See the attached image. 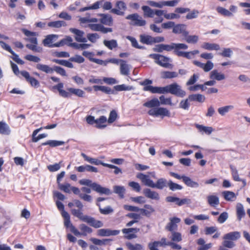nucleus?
I'll return each instance as SVG.
<instances>
[{"label":"nucleus","mask_w":250,"mask_h":250,"mask_svg":"<svg viewBox=\"0 0 250 250\" xmlns=\"http://www.w3.org/2000/svg\"><path fill=\"white\" fill-rule=\"evenodd\" d=\"M160 105V102L159 100L154 98L147 101L143 104V106L151 108L148 111V114L152 116L158 117L161 116L169 117L170 113L168 109L164 107H159Z\"/></svg>","instance_id":"1"},{"label":"nucleus","mask_w":250,"mask_h":250,"mask_svg":"<svg viewBox=\"0 0 250 250\" xmlns=\"http://www.w3.org/2000/svg\"><path fill=\"white\" fill-rule=\"evenodd\" d=\"M241 237V233L239 231H231L224 235L223 239L224 241L222 245L224 247L231 249L235 246L234 241L239 239Z\"/></svg>","instance_id":"2"},{"label":"nucleus","mask_w":250,"mask_h":250,"mask_svg":"<svg viewBox=\"0 0 250 250\" xmlns=\"http://www.w3.org/2000/svg\"><path fill=\"white\" fill-rule=\"evenodd\" d=\"M149 57L155 60V62L158 65L167 68H172L173 65L169 63L170 58L159 54H151Z\"/></svg>","instance_id":"3"},{"label":"nucleus","mask_w":250,"mask_h":250,"mask_svg":"<svg viewBox=\"0 0 250 250\" xmlns=\"http://www.w3.org/2000/svg\"><path fill=\"white\" fill-rule=\"evenodd\" d=\"M181 45H179V43L172 42L169 44H158L155 46L153 48L154 51L161 53L164 51L170 52L173 50L174 53L175 54L176 50Z\"/></svg>","instance_id":"4"},{"label":"nucleus","mask_w":250,"mask_h":250,"mask_svg":"<svg viewBox=\"0 0 250 250\" xmlns=\"http://www.w3.org/2000/svg\"><path fill=\"white\" fill-rule=\"evenodd\" d=\"M166 93H170L180 97H184L186 93L182 90L181 86L177 83H173L166 86Z\"/></svg>","instance_id":"5"},{"label":"nucleus","mask_w":250,"mask_h":250,"mask_svg":"<svg viewBox=\"0 0 250 250\" xmlns=\"http://www.w3.org/2000/svg\"><path fill=\"white\" fill-rule=\"evenodd\" d=\"M125 19L130 21V25L136 26H144L146 24V20H144L138 13H134L127 15Z\"/></svg>","instance_id":"6"},{"label":"nucleus","mask_w":250,"mask_h":250,"mask_svg":"<svg viewBox=\"0 0 250 250\" xmlns=\"http://www.w3.org/2000/svg\"><path fill=\"white\" fill-rule=\"evenodd\" d=\"M180 44L182 46L176 50L175 55L178 57H182L188 59H192L193 57L190 51L185 52L182 51V50H187L188 48V45L185 43H179V45Z\"/></svg>","instance_id":"7"},{"label":"nucleus","mask_w":250,"mask_h":250,"mask_svg":"<svg viewBox=\"0 0 250 250\" xmlns=\"http://www.w3.org/2000/svg\"><path fill=\"white\" fill-rule=\"evenodd\" d=\"M181 222V219L174 217L169 218V222L168 223L165 227V229L167 231H173L178 229V224Z\"/></svg>","instance_id":"8"},{"label":"nucleus","mask_w":250,"mask_h":250,"mask_svg":"<svg viewBox=\"0 0 250 250\" xmlns=\"http://www.w3.org/2000/svg\"><path fill=\"white\" fill-rule=\"evenodd\" d=\"M122 232L125 234V238L128 240H131L137 238V236L135 233L140 231V229L137 228H131L128 229H123Z\"/></svg>","instance_id":"9"},{"label":"nucleus","mask_w":250,"mask_h":250,"mask_svg":"<svg viewBox=\"0 0 250 250\" xmlns=\"http://www.w3.org/2000/svg\"><path fill=\"white\" fill-rule=\"evenodd\" d=\"M21 74L25 78L26 80L30 83L32 86L38 88L40 86L39 82L34 77H31L29 72L23 70L21 71Z\"/></svg>","instance_id":"10"},{"label":"nucleus","mask_w":250,"mask_h":250,"mask_svg":"<svg viewBox=\"0 0 250 250\" xmlns=\"http://www.w3.org/2000/svg\"><path fill=\"white\" fill-rule=\"evenodd\" d=\"M120 232L119 230H111L109 229H101L97 231V235L100 236H110L118 235Z\"/></svg>","instance_id":"11"},{"label":"nucleus","mask_w":250,"mask_h":250,"mask_svg":"<svg viewBox=\"0 0 250 250\" xmlns=\"http://www.w3.org/2000/svg\"><path fill=\"white\" fill-rule=\"evenodd\" d=\"M58 38V35L51 34L47 35L45 38L43 40L42 43L45 46L49 47H58L59 46H54L55 43H53V42L56 41Z\"/></svg>","instance_id":"12"},{"label":"nucleus","mask_w":250,"mask_h":250,"mask_svg":"<svg viewBox=\"0 0 250 250\" xmlns=\"http://www.w3.org/2000/svg\"><path fill=\"white\" fill-rule=\"evenodd\" d=\"M136 177L137 178L139 179L145 185L153 188L154 182L150 179L148 175H146L142 173H139L137 174Z\"/></svg>","instance_id":"13"},{"label":"nucleus","mask_w":250,"mask_h":250,"mask_svg":"<svg viewBox=\"0 0 250 250\" xmlns=\"http://www.w3.org/2000/svg\"><path fill=\"white\" fill-rule=\"evenodd\" d=\"M193 63L196 66L203 69L205 72L209 71L214 66L213 63L210 61H208L205 64L198 61H194Z\"/></svg>","instance_id":"14"},{"label":"nucleus","mask_w":250,"mask_h":250,"mask_svg":"<svg viewBox=\"0 0 250 250\" xmlns=\"http://www.w3.org/2000/svg\"><path fill=\"white\" fill-rule=\"evenodd\" d=\"M172 32L174 34H181L184 36H187L189 33L187 30V26L184 24H178L175 25L172 29Z\"/></svg>","instance_id":"15"},{"label":"nucleus","mask_w":250,"mask_h":250,"mask_svg":"<svg viewBox=\"0 0 250 250\" xmlns=\"http://www.w3.org/2000/svg\"><path fill=\"white\" fill-rule=\"evenodd\" d=\"M143 90L145 91H149L152 93L165 94L167 92L166 86L164 87L158 86H146L144 87Z\"/></svg>","instance_id":"16"},{"label":"nucleus","mask_w":250,"mask_h":250,"mask_svg":"<svg viewBox=\"0 0 250 250\" xmlns=\"http://www.w3.org/2000/svg\"><path fill=\"white\" fill-rule=\"evenodd\" d=\"M70 31L74 34L76 36L75 40L78 42H86L87 39L83 37L84 32L76 28H70Z\"/></svg>","instance_id":"17"},{"label":"nucleus","mask_w":250,"mask_h":250,"mask_svg":"<svg viewBox=\"0 0 250 250\" xmlns=\"http://www.w3.org/2000/svg\"><path fill=\"white\" fill-rule=\"evenodd\" d=\"M143 194L146 198L152 200H159L160 199L159 193L148 188L144 189Z\"/></svg>","instance_id":"18"},{"label":"nucleus","mask_w":250,"mask_h":250,"mask_svg":"<svg viewBox=\"0 0 250 250\" xmlns=\"http://www.w3.org/2000/svg\"><path fill=\"white\" fill-rule=\"evenodd\" d=\"M22 33L27 37L32 36L30 38L27 39L26 40L30 42L32 44H38V41L36 36L38 35V34L37 32H31L28 30L26 29L23 28L21 29Z\"/></svg>","instance_id":"19"},{"label":"nucleus","mask_w":250,"mask_h":250,"mask_svg":"<svg viewBox=\"0 0 250 250\" xmlns=\"http://www.w3.org/2000/svg\"><path fill=\"white\" fill-rule=\"evenodd\" d=\"M93 190L99 193L101 195L104 194L106 195H109L112 193L109 188L103 187L97 183L93 185Z\"/></svg>","instance_id":"20"},{"label":"nucleus","mask_w":250,"mask_h":250,"mask_svg":"<svg viewBox=\"0 0 250 250\" xmlns=\"http://www.w3.org/2000/svg\"><path fill=\"white\" fill-rule=\"evenodd\" d=\"M99 15L101 17V18L100 20V21L102 24L108 26L112 25L113 19L111 15L105 14H100Z\"/></svg>","instance_id":"21"},{"label":"nucleus","mask_w":250,"mask_h":250,"mask_svg":"<svg viewBox=\"0 0 250 250\" xmlns=\"http://www.w3.org/2000/svg\"><path fill=\"white\" fill-rule=\"evenodd\" d=\"M72 189V192L75 194L78 195L81 199L88 202L92 201V198L91 195L81 193L80 189L77 187H73Z\"/></svg>","instance_id":"22"},{"label":"nucleus","mask_w":250,"mask_h":250,"mask_svg":"<svg viewBox=\"0 0 250 250\" xmlns=\"http://www.w3.org/2000/svg\"><path fill=\"white\" fill-rule=\"evenodd\" d=\"M63 87V84L62 83H60L58 84L53 86L54 89H56L59 92L61 96L63 98H69L71 97V93L62 89Z\"/></svg>","instance_id":"23"},{"label":"nucleus","mask_w":250,"mask_h":250,"mask_svg":"<svg viewBox=\"0 0 250 250\" xmlns=\"http://www.w3.org/2000/svg\"><path fill=\"white\" fill-rule=\"evenodd\" d=\"M167 185L168 181L165 178H161L158 179L155 183H154L153 188L163 189L167 187Z\"/></svg>","instance_id":"24"},{"label":"nucleus","mask_w":250,"mask_h":250,"mask_svg":"<svg viewBox=\"0 0 250 250\" xmlns=\"http://www.w3.org/2000/svg\"><path fill=\"white\" fill-rule=\"evenodd\" d=\"M75 169L80 172H83L85 171L97 172L98 169L96 167L86 165H83L78 167H75Z\"/></svg>","instance_id":"25"},{"label":"nucleus","mask_w":250,"mask_h":250,"mask_svg":"<svg viewBox=\"0 0 250 250\" xmlns=\"http://www.w3.org/2000/svg\"><path fill=\"white\" fill-rule=\"evenodd\" d=\"M93 88L95 91H101L107 94H115L116 93L114 90L111 89V88L106 86L102 85H94Z\"/></svg>","instance_id":"26"},{"label":"nucleus","mask_w":250,"mask_h":250,"mask_svg":"<svg viewBox=\"0 0 250 250\" xmlns=\"http://www.w3.org/2000/svg\"><path fill=\"white\" fill-rule=\"evenodd\" d=\"M208 205L212 207L215 208L219 204V197L216 195H210L207 197Z\"/></svg>","instance_id":"27"},{"label":"nucleus","mask_w":250,"mask_h":250,"mask_svg":"<svg viewBox=\"0 0 250 250\" xmlns=\"http://www.w3.org/2000/svg\"><path fill=\"white\" fill-rule=\"evenodd\" d=\"M130 69V65L127 63L126 62L125 60L122 61L120 63V73L122 75L124 76H128L129 74Z\"/></svg>","instance_id":"28"},{"label":"nucleus","mask_w":250,"mask_h":250,"mask_svg":"<svg viewBox=\"0 0 250 250\" xmlns=\"http://www.w3.org/2000/svg\"><path fill=\"white\" fill-rule=\"evenodd\" d=\"M71 212L73 215L77 217L83 222L85 221L86 218H87L88 216L87 215H83V209H72L71 210Z\"/></svg>","instance_id":"29"},{"label":"nucleus","mask_w":250,"mask_h":250,"mask_svg":"<svg viewBox=\"0 0 250 250\" xmlns=\"http://www.w3.org/2000/svg\"><path fill=\"white\" fill-rule=\"evenodd\" d=\"M209 77L212 80L221 81L225 79L224 74L220 73L217 70H213L209 74Z\"/></svg>","instance_id":"30"},{"label":"nucleus","mask_w":250,"mask_h":250,"mask_svg":"<svg viewBox=\"0 0 250 250\" xmlns=\"http://www.w3.org/2000/svg\"><path fill=\"white\" fill-rule=\"evenodd\" d=\"M144 208H140L139 211L143 215L146 216H149L155 211L154 208L148 204L145 205Z\"/></svg>","instance_id":"31"},{"label":"nucleus","mask_w":250,"mask_h":250,"mask_svg":"<svg viewBox=\"0 0 250 250\" xmlns=\"http://www.w3.org/2000/svg\"><path fill=\"white\" fill-rule=\"evenodd\" d=\"M36 67L37 69L47 74L52 73L54 71L53 67L52 68L46 64L38 63L36 65Z\"/></svg>","instance_id":"32"},{"label":"nucleus","mask_w":250,"mask_h":250,"mask_svg":"<svg viewBox=\"0 0 250 250\" xmlns=\"http://www.w3.org/2000/svg\"><path fill=\"white\" fill-rule=\"evenodd\" d=\"M64 142L62 141L58 140H48L45 142L42 143V146H47L48 145L51 147H54L64 145Z\"/></svg>","instance_id":"33"},{"label":"nucleus","mask_w":250,"mask_h":250,"mask_svg":"<svg viewBox=\"0 0 250 250\" xmlns=\"http://www.w3.org/2000/svg\"><path fill=\"white\" fill-rule=\"evenodd\" d=\"M114 193L117 194L121 198H124L125 192V188L124 186H114L113 187Z\"/></svg>","instance_id":"34"},{"label":"nucleus","mask_w":250,"mask_h":250,"mask_svg":"<svg viewBox=\"0 0 250 250\" xmlns=\"http://www.w3.org/2000/svg\"><path fill=\"white\" fill-rule=\"evenodd\" d=\"M142 9L144 12V16L146 18H153L154 16V10L150 8L148 6H143Z\"/></svg>","instance_id":"35"},{"label":"nucleus","mask_w":250,"mask_h":250,"mask_svg":"<svg viewBox=\"0 0 250 250\" xmlns=\"http://www.w3.org/2000/svg\"><path fill=\"white\" fill-rule=\"evenodd\" d=\"M236 214L237 219L239 221H241L242 218L245 215V212L243 206L241 203H238L236 206Z\"/></svg>","instance_id":"36"},{"label":"nucleus","mask_w":250,"mask_h":250,"mask_svg":"<svg viewBox=\"0 0 250 250\" xmlns=\"http://www.w3.org/2000/svg\"><path fill=\"white\" fill-rule=\"evenodd\" d=\"M195 126L200 132L205 133L208 135H210L213 130V128L210 126H206L199 124H196Z\"/></svg>","instance_id":"37"},{"label":"nucleus","mask_w":250,"mask_h":250,"mask_svg":"<svg viewBox=\"0 0 250 250\" xmlns=\"http://www.w3.org/2000/svg\"><path fill=\"white\" fill-rule=\"evenodd\" d=\"M202 47L208 50H218L220 49V45L214 43L205 42Z\"/></svg>","instance_id":"38"},{"label":"nucleus","mask_w":250,"mask_h":250,"mask_svg":"<svg viewBox=\"0 0 250 250\" xmlns=\"http://www.w3.org/2000/svg\"><path fill=\"white\" fill-rule=\"evenodd\" d=\"M140 42L147 45L153 44V37L147 35H141L140 36Z\"/></svg>","instance_id":"39"},{"label":"nucleus","mask_w":250,"mask_h":250,"mask_svg":"<svg viewBox=\"0 0 250 250\" xmlns=\"http://www.w3.org/2000/svg\"><path fill=\"white\" fill-rule=\"evenodd\" d=\"M189 101H196L203 103L205 100V97L200 94L189 95L188 97Z\"/></svg>","instance_id":"40"},{"label":"nucleus","mask_w":250,"mask_h":250,"mask_svg":"<svg viewBox=\"0 0 250 250\" xmlns=\"http://www.w3.org/2000/svg\"><path fill=\"white\" fill-rule=\"evenodd\" d=\"M170 232L171 235L169 237L171 240L170 242H179L182 240V236L180 232L176 231V230L170 231Z\"/></svg>","instance_id":"41"},{"label":"nucleus","mask_w":250,"mask_h":250,"mask_svg":"<svg viewBox=\"0 0 250 250\" xmlns=\"http://www.w3.org/2000/svg\"><path fill=\"white\" fill-rule=\"evenodd\" d=\"M224 199L228 201H233L236 198L235 194L230 191H224L222 192Z\"/></svg>","instance_id":"42"},{"label":"nucleus","mask_w":250,"mask_h":250,"mask_svg":"<svg viewBox=\"0 0 250 250\" xmlns=\"http://www.w3.org/2000/svg\"><path fill=\"white\" fill-rule=\"evenodd\" d=\"M184 183L187 186L190 188H197L199 187L198 183L193 181L190 177L188 176L184 178Z\"/></svg>","instance_id":"43"},{"label":"nucleus","mask_w":250,"mask_h":250,"mask_svg":"<svg viewBox=\"0 0 250 250\" xmlns=\"http://www.w3.org/2000/svg\"><path fill=\"white\" fill-rule=\"evenodd\" d=\"M11 132L8 125L3 122H0V134L9 135Z\"/></svg>","instance_id":"44"},{"label":"nucleus","mask_w":250,"mask_h":250,"mask_svg":"<svg viewBox=\"0 0 250 250\" xmlns=\"http://www.w3.org/2000/svg\"><path fill=\"white\" fill-rule=\"evenodd\" d=\"M90 240L95 245L104 246L107 245L108 242L111 241L112 240L110 239L100 240L95 238H91Z\"/></svg>","instance_id":"45"},{"label":"nucleus","mask_w":250,"mask_h":250,"mask_svg":"<svg viewBox=\"0 0 250 250\" xmlns=\"http://www.w3.org/2000/svg\"><path fill=\"white\" fill-rule=\"evenodd\" d=\"M178 76V73L174 71H165L161 73L162 78L165 79L176 78Z\"/></svg>","instance_id":"46"},{"label":"nucleus","mask_w":250,"mask_h":250,"mask_svg":"<svg viewBox=\"0 0 250 250\" xmlns=\"http://www.w3.org/2000/svg\"><path fill=\"white\" fill-rule=\"evenodd\" d=\"M107 121L106 117L104 116H101L99 118L96 120V127L98 128H104L106 125H103Z\"/></svg>","instance_id":"47"},{"label":"nucleus","mask_w":250,"mask_h":250,"mask_svg":"<svg viewBox=\"0 0 250 250\" xmlns=\"http://www.w3.org/2000/svg\"><path fill=\"white\" fill-rule=\"evenodd\" d=\"M103 1H97L91 6L84 7L79 9V11L82 12L88 10L97 9L99 8L100 6L102 4Z\"/></svg>","instance_id":"48"},{"label":"nucleus","mask_w":250,"mask_h":250,"mask_svg":"<svg viewBox=\"0 0 250 250\" xmlns=\"http://www.w3.org/2000/svg\"><path fill=\"white\" fill-rule=\"evenodd\" d=\"M48 26L50 27L59 28L62 26H66V23L63 21H57L48 22Z\"/></svg>","instance_id":"49"},{"label":"nucleus","mask_w":250,"mask_h":250,"mask_svg":"<svg viewBox=\"0 0 250 250\" xmlns=\"http://www.w3.org/2000/svg\"><path fill=\"white\" fill-rule=\"evenodd\" d=\"M126 38L131 42L132 47L137 49H145V46L139 45L137 40L135 38L130 36H127Z\"/></svg>","instance_id":"50"},{"label":"nucleus","mask_w":250,"mask_h":250,"mask_svg":"<svg viewBox=\"0 0 250 250\" xmlns=\"http://www.w3.org/2000/svg\"><path fill=\"white\" fill-rule=\"evenodd\" d=\"M103 42L104 45L110 50H112L118 46L117 42L115 40L113 39L110 41L104 40Z\"/></svg>","instance_id":"51"},{"label":"nucleus","mask_w":250,"mask_h":250,"mask_svg":"<svg viewBox=\"0 0 250 250\" xmlns=\"http://www.w3.org/2000/svg\"><path fill=\"white\" fill-rule=\"evenodd\" d=\"M96 205L99 207L100 212L102 214L107 215L113 212V209L110 206H107L103 208L101 207L100 203H96Z\"/></svg>","instance_id":"52"},{"label":"nucleus","mask_w":250,"mask_h":250,"mask_svg":"<svg viewBox=\"0 0 250 250\" xmlns=\"http://www.w3.org/2000/svg\"><path fill=\"white\" fill-rule=\"evenodd\" d=\"M67 91L71 93V95L73 94L79 97H83L84 94L83 90L78 88H68Z\"/></svg>","instance_id":"53"},{"label":"nucleus","mask_w":250,"mask_h":250,"mask_svg":"<svg viewBox=\"0 0 250 250\" xmlns=\"http://www.w3.org/2000/svg\"><path fill=\"white\" fill-rule=\"evenodd\" d=\"M115 90L117 91H129L133 89L132 86L126 85L125 84L117 85L114 86Z\"/></svg>","instance_id":"54"},{"label":"nucleus","mask_w":250,"mask_h":250,"mask_svg":"<svg viewBox=\"0 0 250 250\" xmlns=\"http://www.w3.org/2000/svg\"><path fill=\"white\" fill-rule=\"evenodd\" d=\"M73 40L72 38L70 36H67L65 38L63 39L59 42L56 43V44H54V46H62L65 44H68L69 45V44L72 43V42Z\"/></svg>","instance_id":"55"},{"label":"nucleus","mask_w":250,"mask_h":250,"mask_svg":"<svg viewBox=\"0 0 250 250\" xmlns=\"http://www.w3.org/2000/svg\"><path fill=\"white\" fill-rule=\"evenodd\" d=\"M81 156L84 158V160L89 162L92 164H95L96 165H98L99 164H101V162L98 159L92 158L88 156H87L86 154L83 153H81Z\"/></svg>","instance_id":"56"},{"label":"nucleus","mask_w":250,"mask_h":250,"mask_svg":"<svg viewBox=\"0 0 250 250\" xmlns=\"http://www.w3.org/2000/svg\"><path fill=\"white\" fill-rule=\"evenodd\" d=\"M185 41L188 43L195 44L199 40V37L197 35H187L184 36Z\"/></svg>","instance_id":"57"},{"label":"nucleus","mask_w":250,"mask_h":250,"mask_svg":"<svg viewBox=\"0 0 250 250\" xmlns=\"http://www.w3.org/2000/svg\"><path fill=\"white\" fill-rule=\"evenodd\" d=\"M60 189L61 190L68 193H70L71 191H72V188L74 187H71L70 184L69 183H65L64 184H59L58 185Z\"/></svg>","instance_id":"58"},{"label":"nucleus","mask_w":250,"mask_h":250,"mask_svg":"<svg viewBox=\"0 0 250 250\" xmlns=\"http://www.w3.org/2000/svg\"><path fill=\"white\" fill-rule=\"evenodd\" d=\"M69 46L73 47L77 49H81L82 50L86 49L91 46V44L87 43L79 44L76 42H73L69 44Z\"/></svg>","instance_id":"59"},{"label":"nucleus","mask_w":250,"mask_h":250,"mask_svg":"<svg viewBox=\"0 0 250 250\" xmlns=\"http://www.w3.org/2000/svg\"><path fill=\"white\" fill-rule=\"evenodd\" d=\"M233 106L231 105H226L225 106L219 107L218 109V112L221 116H225L226 113L229 112V110L232 109Z\"/></svg>","instance_id":"60"},{"label":"nucleus","mask_w":250,"mask_h":250,"mask_svg":"<svg viewBox=\"0 0 250 250\" xmlns=\"http://www.w3.org/2000/svg\"><path fill=\"white\" fill-rule=\"evenodd\" d=\"M167 187L171 191H175L176 190H181L183 189V187L180 185L173 182L171 180L168 181Z\"/></svg>","instance_id":"61"},{"label":"nucleus","mask_w":250,"mask_h":250,"mask_svg":"<svg viewBox=\"0 0 250 250\" xmlns=\"http://www.w3.org/2000/svg\"><path fill=\"white\" fill-rule=\"evenodd\" d=\"M125 245L129 250H143V246L139 244H133L130 242H126Z\"/></svg>","instance_id":"62"},{"label":"nucleus","mask_w":250,"mask_h":250,"mask_svg":"<svg viewBox=\"0 0 250 250\" xmlns=\"http://www.w3.org/2000/svg\"><path fill=\"white\" fill-rule=\"evenodd\" d=\"M217 11L221 15L227 17L233 16L232 13L229 10L222 7H218L216 9Z\"/></svg>","instance_id":"63"},{"label":"nucleus","mask_w":250,"mask_h":250,"mask_svg":"<svg viewBox=\"0 0 250 250\" xmlns=\"http://www.w3.org/2000/svg\"><path fill=\"white\" fill-rule=\"evenodd\" d=\"M80 229L83 231L81 235L86 236L87 233H90L92 232V229L90 227L87 226L85 224H81L80 226Z\"/></svg>","instance_id":"64"}]
</instances>
